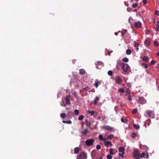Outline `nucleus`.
Listing matches in <instances>:
<instances>
[{
  "label": "nucleus",
  "mask_w": 159,
  "mask_h": 159,
  "mask_svg": "<svg viewBox=\"0 0 159 159\" xmlns=\"http://www.w3.org/2000/svg\"><path fill=\"white\" fill-rule=\"evenodd\" d=\"M98 138L99 139L103 141H106L107 140V139L106 138H103L102 135L101 134H99L98 136Z\"/></svg>",
  "instance_id": "nucleus-15"
},
{
  "label": "nucleus",
  "mask_w": 159,
  "mask_h": 159,
  "mask_svg": "<svg viewBox=\"0 0 159 159\" xmlns=\"http://www.w3.org/2000/svg\"><path fill=\"white\" fill-rule=\"evenodd\" d=\"M134 127V128H135L136 129H138L139 128V125H136L135 124H134L133 125Z\"/></svg>",
  "instance_id": "nucleus-28"
},
{
  "label": "nucleus",
  "mask_w": 159,
  "mask_h": 159,
  "mask_svg": "<svg viewBox=\"0 0 159 159\" xmlns=\"http://www.w3.org/2000/svg\"><path fill=\"white\" fill-rule=\"evenodd\" d=\"M112 157V156L110 155H108L107 156V159H111Z\"/></svg>",
  "instance_id": "nucleus-38"
},
{
  "label": "nucleus",
  "mask_w": 159,
  "mask_h": 159,
  "mask_svg": "<svg viewBox=\"0 0 159 159\" xmlns=\"http://www.w3.org/2000/svg\"><path fill=\"white\" fill-rule=\"evenodd\" d=\"M74 112H75V114H76L77 115H78V114H79V110H78L76 109L75 110Z\"/></svg>",
  "instance_id": "nucleus-37"
},
{
  "label": "nucleus",
  "mask_w": 159,
  "mask_h": 159,
  "mask_svg": "<svg viewBox=\"0 0 159 159\" xmlns=\"http://www.w3.org/2000/svg\"><path fill=\"white\" fill-rule=\"evenodd\" d=\"M120 65L125 72H126L129 70V67L127 64L121 63L120 64Z\"/></svg>",
  "instance_id": "nucleus-2"
},
{
  "label": "nucleus",
  "mask_w": 159,
  "mask_h": 159,
  "mask_svg": "<svg viewBox=\"0 0 159 159\" xmlns=\"http://www.w3.org/2000/svg\"><path fill=\"white\" fill-rule=\"evenodd\" d=\"M66 102L65 100L62 99L61 102V105L62 106L65 107L66 105Z\"/></svg>",
  "instance_id": "nucleus-16"
},
{
  "label": "nucleus",
  "mask_w": 159,
  "mask_h": 159,
  "mask_svg": "<svg viewBox=\"0 0 159 159\" xmlns=\"http://www.w3.org/2000/svg\"><path fill=\"white\" fill-rule=\"evenodd\" d=\"M69 97V96H67L66 97V103L67 104H69L70 103V98Z\"/></svg>",
  "instance_id": "nucleus-18"
},
{
  "label": "nucleus",
  "mask_w": 159,
  "mask_h": 159,
  "mask_svg": "<svg viewBox=\"0 0 159 159\" xmlns=\"http://www.w3.org/2000/svg\"><path fill=\"white\" fill-rule=\"evenodd\" d=\"M122 61H124L125 62H127L129 61L127 57H125L124 58L122 59Z\"/></svg>",
  "instance_id": "nucleus-31"
},
{
  "label": "nucleus",
  "mask_w": 159,
  "mask_h": 159,
  "mask_svg": "<svg viewBox=\"0 0 159 159\" xmlns=\"http://www.w3.org/2000/svg\"><path fill=\"white\" fill-rule=\"evenodd\" d=\"M88 112L91 115H93L94 114L95 111H90V110H89Z\"/></svg>",
  "instance_id": "nucleus-29"
},
{
  "label": "nucleus",
  "mask_w": 159,
  "mask_h": 159,
  "mask_svg": "<svg viewBox=\"0 0 159 159\" xmlns=\"http://www.w3.org/2000/svg\"><path fill=\"white\" fill-rule=\"evenodd\" d=\"M86 157V156L85 153L83 152L79 156V157H77V159H85Z\"/></svg>",
  "instance_id": "nucleus-9"
},
{
  "label": "nucleus",
  "mask_w": 159,
  "mask_h": 159,
  "mask_svg": "<svg viewBox=\"0 0 159 159\" xmlns=\"http://www.w3.org/2000/svg\"><path fill=\"white\" fill-rule=\"evenodd\" d=\"M155 63V61L152 60L150 62V64L151 65H154Z\"/></svg>",
  "instance_id": "nucleus-40"
},
{
  "label": "nucleus",
  "mask_w": 159,
  "mask_h": 159,
  "mask_svg": "<svg viewBox=\"0 0 159 159\" xmlns=\"http://www.w3.org/2000/svg\"><path fill=\"white\" fill-rule=\"evenodd\" d=\"M119 92L121 93H123L125 92V91L123 88H120L119 89Z\"/></svg>",
  "instance_id": "nucleus-36"
},
{
  "label": "nucleus",
  "mask_w": 159,
  "mask_h": 159,
  "mask_svg": "<svg viewBox=\"0 0 159 159\" xmlns=\"http://www.w3.org/2000/svg\"><path fill=\"white\" fill-rule=\"evenodd\" d=\"M84 118V116L83 115L80 116L78 117V120H82Z\"/></svg>",
  "instance_id": "nucleus-32"
},
{
  "label": "nucleus",
  "mask_w": 159,
  "mask_h": 159,
  "mask_svg": "<svg viewBox=\"0 0 159 159\" xmlns=\"http://www.w3.org/2000/svg\"><path fill=\"white\" fill-rule=\"evenodd\" d=\"M134 25L136 28H140L142 26V24L140 21H138L134 23Z\"/></svg>",
  "instance_id": "nucleus-10"
},
{
  "label": "nucleus",
  "mask_w": 159,
  "mask_h": 159,
  "mask_svg": "<svg viewBox=\"0 0 159 159\" xmlns=\"http://www.w3.org/2000/svg\"><path fill=\"white\" fill-rule=\"evenodd\" d=\"M80 149L78 147H76L74 149L75 153V154H77L79 152Z\"/></svg>",
  "instance_id": "nucleus-24"
},
{
  "label": "nucleus",
  "mask_w": 159,
  "mask_h": 159,
  "mask_svg": "<svg viewBox=\"0 0 159 159\" xmlns=\"http://www.w3.org/2000/svg\"><path fill=\"white\" fill-rule=\"evenodd\" d=\"M145 44L147 46L149 45L150 44V40L148 39H146L145 41Z\"/></svg>",
  "instance_id": "nucleus-17"
},
{
  "label": "nucleus",
  "mask_w": 159,
  "mask_h": 159,
  "mask_svg": "<svg viewBox=\"0 0 159 159\" xmlns=\"http://www.w3.org/2000/svg\"><path fill=\"white\" fill-rule=\"evenodd\" d=\"M85 124L88 127H90L91 125V123L88 120H86L85 121Z\"/></svg>",
  "instance_id": "nucleus-21"
},
{
  "label": "nucleus",
  "mask_w": 159,
  "mask_h": 159,
  "mask_svg": "<svg viewBox=\"0 0 159 159\" xmlns=\"http://www.w3.org/2000/svg\"><path fill=\"white\" fill-rule=\"evenodd\" d=\"M126 32H127V30H125L124 31H122V32L121 33L122 35V36L124 35L125 34Z\"/></svg>",
  "instance_id": "nucleus-49"
},
{
  "label": "nucleus",
  "mask_w": 159,
  "mask_h": 159,
  "mask_svg": "<svg viewBox=\"0 0 159 159\" xmlns=\"http://www.w3.org/2000/svg\"><path fill=\"white\" fill-rule=\"evenodd\" d=\"M80 73L81 75H84L85 73V71L84 69H81L80 70Z\"/></svg>",
  "instance_id": "nucleus-20"
},
{
  "label": "nucleus",
  "mask_w": 159,
  "mask_h": 159,
  "mask_svg": "<svg viewBox=\"0 0 159 159\" xmlns=\"http://www.w3.org/2000/svg\"><path fill=\"white\" fill-rule=\"evenodd\" d=\"M114 137V135L113 134H111L107 136V139H111Z\"/></svg>",
  "instance_id": "nucleus-25"
},
{
  "label": "nucleus",
  "mask_w": 159,
  "mask_h": 159,
  "mask_svg": "<svg viewBox=\"0 0 159 159\" xmlns=\"http://www.w3.org/2000/svg\"><path fill=\"white\" fill-rule=\"evenodd\" d=\"M94 85L97 88L98 86V83H95L94 84Z\"/></svg>",
  "instance_id": "nucleus-56"
},
{
  "label": "nucleus",
  "mask_w": 159,
  "mask_h": 159,
  "mask_svg": "<svg viewBox=\"0 0 159 159\" xmlns=\"http://www.w3.org/2000/svg\"><path fill=\"white\" fill-rule=\"evenodd\" d=\"M132 97L130 96H129L128 97V100L129 101H131L132 100Z\"/></svg>",
  "instance_id": "nucleus-54"
},
{
  "label": "nucleus",
  "mask_w": 159,
  "mask_h": 159,
  "mask_svg": "<svg viewBox=\"0 0 159 159\" xmlns=\"http://www.w3.org/2000/svg\"><path fill=\"white\" fill-rule=\"evenodd\" d=\"M145 156V153L144 152H142L140 156V157L143 158Z\"/></svg>",
  "instance_id": "nucleus-33"
},
{
  "label": "nucleus",
  "mask_w": 159,
  "mask_h": 159,
  "mask_svg": "<svg viewBox=\"0 0 159 159\" xmlns=\"http://www.w3.org/2000/svg\"><path fill=\"white\" fill-rule=\"evenodd\" d=\"M60 116L62 118H64L66 117V114L65 113H61L60 114Z\"/></svg>",
  "instance_id": "nucleus-34"
},
{
  "label": "nucleus",
  "mask_w": 159,
  "mask_h": 159,
  "mask_svg": "<svg viewBox=\"0 0 159 159\" xmlns=\"http://www.w3.org/2000/svg\"><path fill=\"white\" fill-rule=\"evenodd\" d=\"M139 45V44L138 43H137L136 42H134V47H138Z\"/></svg>",
  "instance_id": "nucleus-43"
},
{
  "label": "nucleus",
  "mask_w": 159,
  "mask_h": 159,
  "mask_svg": "<svg viewBox=\"0 0 159 159\" xmlns=\"http://www.w3.org/2000/svg\"><path fill=\"white\" fill-rule=\"evenodd\" d=\"M116 82L118 84H120L122 82V80L119 76H118L116 80Z\"/></svg>",
  "instance_id": "nucleus-14"
},
{
  "label": "nucleus",
  "mask_w": 159,
  "mask_h": 159,
  "mask_svg": "<svg viewBox=\"0 0 159 159\" xmlns=\"http://www.w3.org/2000/svg\"><path fill=\"white\" fill-rule=\"evenodd\" d=\"M124 148L123 147H120L119 148V151L120 152H121V153L124 152Z\"/></svg>",
  "instance_id": "nucleus-27"
},
{
  "label": "nucleus",
  "mask_w": 159,
  "mask_h": 159,
  "mask_svg": "<svg viewBox=\"0 0 159 159\" xmlns=\"http://www.w3.org/2000/svg\"><path fill=\"white\" fill-rule=\"evenodd\" d=\"M136 49L137 51H138L139 50V48L138 47H136Z\"/></svg>",
  "instance_id": "nucleus-64"
},
{
  "label": "nucleus",
  "mask_w": 159,
  "mask_h": 159,
  "mask_svg": "<svg viewBox=\"0 0 159 159\" xmlns=\"http://www.w3.org/2000/svg\"><path fill=\"white\" fill-rule=\"evenodd\" d=\"M155 30L157 31H159V21H157V22Z\"/></svg>",
  "instance_id": "nucleus-19"
},
{
  "label": "nucleus",
  "mask_w": 159,
  "mask_h": 159,
  "mask_svg": "<svg viewBox=\"0 0 159 159\" xmlns=\"http://www.w3.org/2000/svg\"><path fill=\"white\" fill-rule=\"evenodd\" d=\"M137 112V109L135 108L133 110L132 112L133 114H135Z\"/></svg>",
  "instance_id": "nucleus-44"
},
{
  "label": "nucleus",
  "mask_w": 159,
  "mask_h": 159,
  "mask_svg": "<svg viewBox=\"0 0 159 159\" xmlns=\"http://www.w3.org/2000/svg\"><path fill=\"white\" fill-rule=\"evenodd\" d=\"M96 148L98 149V150H99L101 148V146L100 145H97V146H96Z\"/></svg>",
  "instance_id": "nucleus-45"
},
{
  "label": "nucleus",
  "mask_w": 159,
  "mask_h": 159,
  "mask_svg": "<svg viewBox=\"0 0 159 159\" xmlns=\"http://www.w3.org/2000/svg\"><path fill=\"white\" fill-rule=\"evenodd\" d=\"M157 56H159V52H157Z\"/></svg>",
  "instance_id": "nucleus-63"
},
{
  "label": "nucleus",
  "mask_w": 159,
  "mask_h": 159,
  "mask_svg": "<svg viewBox=\"0 0 159 159\" xmlns=\"http://www.w3.org/2000/svg\"><path fill=\"white\" fill-rule=\"evenodd\" d=\"M133 157L134 159H140V152L137 150L134 151Z\"/></svg>",
  "instance_id": "nucleus-3"
},
{
  "label": "nucleus",
  "mask_w": 159,
  "mask_h": 159,
  "mask_svg": "<svg viewBox=\"0 0 159 159\" xmlns=\"http://www.w3.org/2000/svg\"><path fill=\"white\" fill-rule=\"evenodd\" d=\"M121 121L125 123L127 122V120L125 119L122 118H121Z\"/></svg>",
  "instance_id": "nucleus-35"
},
{
  "label": "nucleus",
  "mask_w": 159,
  "mask_h": 159,
  "mask_svg": "<svg viewBox=\"0 0 159 159\" xmlns=\"http://www.w3.org/2000/svg\"><path fill=\"white\" fill-rule=\"evenodd\" d=\"M143 2L144 4H145L147 3V0H143Z\"/></svg>",
  "instance_id": "nucleus-53"
},
{
  "label": "nucleus",
  "mask_w": 159,
  "mask_h": 159,
  "mask_svg": "<svg viewBox=\"0 0 159 159\" xmlns=\"http://www.w3.org/2000/svg\"><path fill=\"white\" fill-rule=\"evenodd\" d=\"M155 14L156 15H157V16H159V11H156L155 12Z\"/></svg>",
  "instance_id": "nucleus-52"
},
{
  "label": "nucleus",
  "mask_w": 159,
  "mask_h": 159,
  "mask_svg": "<svg viewBox=\"0 0 159 159\" xmlns=\"http://www.w3.org/2000/svg\"><path fill=\"white\" fill-rule=\"evenodd\" d=\"M94 140L92 139L87 140L85 143L87 146H90L93 145V143L94 142Z\"/></svg>",
  "instance_id": "nucleus-4"
},
{
  "label": "nucleus",
  "mask_w": 159,
  "mask_h": 159,
  "mask_svg": "<svg viewBox=\"0 0 159 159\" xmlns=\"http://www.w3.org/2000/svg\"><path fill=\"white\" fill-rule=\"evenodd\" d=\"M127 11L128 12H130L132 10V8H131L130 7H128L127 8Z\"/></svg>",
  "instance_id": "nucleus-48"
},
{
  "label": "nucleus",
  "mask_w": 159,
  "mask_h": 159,
  "mask_svg": "<svg viewBox=\"0 0 159 159\" xmlns=\"http://www.w3.org/2000/svg\"><path fill=\"white\" fill-rule=\"evenodd\" d=\"M137 5L138 4L137 3H135L132 5V6L133 8H134L137 7Z\"/></svg>",
  "instance_id": "nucleus-46"
},
{
  "label": "nucleus",
  "mask_w": 159,
  "mask_h": 159,
  "mask_svg": "<svg viewBox=\"0 0 159 159\" xmlns=\"http://www.w3.org/2000/svg\"><path fill=\"white\" fill-rule=\"evenodd\" d=\"M104 144L107 147H111L112 146L111 143L110 141H106L104 142Z\"/></svg>",
  "instance_id": "nucleus-13"
},
{
  "label": "nucleus",
  "mask_w": 159,
  "mask_h": 159,
  "mask_svg": "<svg viewBox=\"0 0 159 159\" xmlns=\"http://www.w3.org/2000/svg\"><path fill=\"white\" fill-rule=\"evenodd\" d=\"M149 58L147 56H144L143 58V60L146 62H147L148 61Z\"/></svg>",
  "instance_id": "nucleus-22"
},
{
  "label": "nucleus",
  "mask_w": 159,
  "mask_h": 159,
  "mask_svg": "<svg viewBox=\"0 0 159 159\" xmlns=\"http://www.w3.org/2000/svg\"><path fill=\"white\" fill-rule=\"evenodd\" d=\"M131 17H130V18H129V20H128V21H129V22L130 23V24H131V21H130V20H131Z\"/></svg>",
  "instance_id": "nucleus-57"
},
{
  "label": "nucleus",
  "mask_w": 159,
  "mask_h": 159,
  "mask_svg": "<svg viewBox=\"0 0 159 159\" xmlns=\"http://www.w3.org/2000/svg\"><path fill=\"white\" fill-rule=\"evenodd\" d=\"M143 65L144 66L145 68H148V65L147 64H146V63L143 64Z\"/></svg>",
  "instance_id": "nucleus-50"
},
{
  "label": "nucleus",
  "mask_w": 159,
  "mask_h": 159,
  "mask_svg": "<svg viewBox=\"0 0 159 159\" xmlns=\"http://www.w3.org/2000/svg\"><path fill=\"white\" fill-rule=\"evenodd\" d=\"M126 93L127 94H129V92L128 91H127L126 92Z\"/></svg>",
  "instance_id": "nucleus-62"
},
{
  "label": "nucleus",
  "mask_w": 159,
  "mask_h": 159,
  "mask_svg": "<svg viewBox=\"0 0 159 159\" xmlns=\"http://www.w3.org/2000/svg\"><path fill=\"white\" fill-rule=\"evenodd\" d=\"M83 89L85 91H88L89 90V88L88 87H85Z\"/></svg>",
  "instance_id": "nucleus-51"
},
{
  "label": "nucleus",
  "mask_w": 159,
  "mask_h": 159,
  "mask_svg": "<svg viewBox=\"0 0 159 159\" xmlns=\"http://www.w3.org/2000/svg\"><path fill=\"white\" fill-rule=\"evenodd\" d=\"M112 74V71L111 70L108 72V74L109 75H111Z\"/></svg>",
  "instance_id": "nucleus-42"
},
{
  "label": "nucleus",
  "mask_w": 159,
  "mask_h": 159,
  "mask_svg": "<svg viewBox=\"0 0 159 159\" xmlns=\"http://www.w3.org/2000/svg\"><path fill=\"white\" fill-rule=\"evenodd\" d=\"M157 68H158V71H159V64L158 65V66H157Z\"/></svg>",
  "instance_id": "nucleus-60"
},
{
  "label": "nucleus",
  "mask_w": 159,
  "mask_h": 159,
  "mask_svg": "<svg viewBox=\"0 0 159 159\" xmlns=\"http://www.w3.org/2000/svg\"><path fill=\"white\" fill-rule=\"evenodd\" d=\"M109 152L110 154L113 155L117 152V151L112 148H110L109 149Z\"/></svg>",
  "instance_id": "nucleus-12"
},
{
  "label": "nucleus",
  "mask_w": 159,
  "mask_h": 159,
  "mask_svg": "<svg viewBox=\"0 0 159 159\" xmlns=\"http://www.w3.org/2000/svg\"><path fill=\"white\" fill-rule=\"evenodd\" d=\"M99 99V97L96 96V98L94 100V101L93 102L92 101L90 103L92 104L96 105Z\"/></svg>",
  "instance_id": "nucleus-11"
},
{
  "label": "nucleus",
  "mask_w": 159,
  "mask_h": 159,
  "mask_svg": "<svg viewBox=\"0 0 159 159\" xmlns=\"http://www.w3.org/2000/svg\"><path fill=\"white\" fill-rule=\"evenodd\" d=\"M136 136V134L134 133H132V137L133 138H135Z\"/></svg>",
  "instance_id": "nucleus-41"
},
{
  "label": "nucleus",
  "mask_w": 159,
  "mask_h": 159,
  "mask_svg": "<svg viewBox=\"0 0 159 159\" xmlns=\"http://www.w3.org/2000/svg\"><path fill=\"white\" fill-rule=\"evenodd\" d=\"M146 113L148 116L151 118H154V111H153L150 110H147L146 111Z\"/></svg>",
  "instance_id": "nucleus-6"
},
{
  "label": "nucleus",
  "mask_w": 159,
  "mask_h": 159,
  "mask_svg": "<svg viewBox=\"0 0 159 159\" xmlns=\"http://www.w3.org/2000/svg\"><path fill=\"white\" fill-rule=\"evenodd\" d=\"M103 128L104 129L110 131V132L113 131L114 130V128L110 126L109 125L104 126H103Z\"/></svg>",
  "instance_id": "nucleus-8"
},
{
  "label": "nucleus",
  "mask_w": 159,
  "mask_h": 159,
  "mask_svg": "<svg viewBox=\"0 0 159 159\" xmlns=\"http://www.w3.org/2000/svg\"><path fill=\"white\" fill-rule=\"evenodd\" d=\"M95 65H96V67L98 69H100L102 67H103L104 66L103 63L101 61H98L95 63Z\"/></svg>",
  "instance_id": "nucleus-7"
},
{
  "label": "nucleus",
  "mask_w": 159,
  "mask_h": 159,
  "mask_svg": "<svg viewBox=\"0 0 159 159\" xmlns=\"http://www.w3.org/2000/svg\"><path fill=\"white\" fill-rule=\"evenodd\" d=\"M148 157H149V154L147 153V155L146 156V158H147L148 159Z\"/></svg>",
  "instance_id": "nucleus-58"
},
{
  "label": "nucleus",
  "mask_w": 159,
  "mask_h": 159,
  "mask_svg": "<svg viewBox=\"0 0 159 159\" xmlns=\"http://www.w3.org/2000/svg\"><path fill=\"white\" fill-rule=\"evenodd\" d=\"M88 132V130L87 129H85L84 131H82V133L84 134H86Z\"/></svg>",
  "instance_id": "nucleus-30"
},
{
  "label": "nucleus",
  "mask_w": 159,
  "mask_h": 159,
  "mask_svg": "<svg viewBox=\"0 0 159 159\" xmlns=\"http://www.w3.org/2000/svg\"><path fill=\"white\" fill-rule=\"evenodd\" d=\"M154 45L156 46H158V43L155 40L154 41Z\"/></svg>",
  "instance_id": "nucleus-47"
},
{
  "label": "nucleus",
  "mask_w": 159,
  "mask_h": 159,
  "mask_svg": "<svg viewBox=\"0 0 159 159\" xmlns=\"http://www.w3.org/2000/svg\"><path fill=\"white\" fill-rule=\"evenodd\" d=\"M80 82V80H78L77 81V84H75L74 85L75 86H76V87H78L79 86V84Z\"/></svg>",
  "instance_id": "nucleus-39"
},
{
  "label": "nucleus",
  "mask_w": 159,
  "mask_h": 159,
  "mask_svg": "<svg viewBox=\"0 0 159 159\" xmlns=\"http://www.w3.org/2000/svg\"><path fill=\"white\" fill-rule=\"evenodd\" d=\"M91 156L93 159H102V157L100 155L99 152L96 150H93L91 152Z\"/></svg>",
  "instance_id": "nucleus-1"
},
{
  "label": "nucleus",
  "mask_w": 159,
  "mask_h": 159,
  "mask_svg": "<svg viewBox=\"0 0 159 159\" xmlns=\"http://www.w3.org/2000/svg\"><path fill=\"white\" fill-rule=\"evenodd\" d=\"M119 155L121 156L122 158H123V154H124V152L121 153H119Z\"/></svg>",
  "instance_id": "nucleus-55"
},
{
  "label": "nucleus",
  "mask_w": 159,
  "mask_h": 159,
  "mask_svg": "<svg viewBox=\"0 0 159 159\" xmlns=\"http://www.w3.org/2000/svg\"><path fill=\"white\" fill-rule=\"evenodd\" d=\"M62 122L64 123H67L68 124H71V121L70 120H67V121H66V120H63L62 121Z\"/></svg>",
  "instance_id": "nucleus-26"
},
{
  "label": "nucleus",
  "mask_w": 159,
  "mask_h": 159,
  "mask_svg": "<svg viewBox=\"0 0 159 159\" xmlns=\"http://www.w3.org/2000/svg\"><path fill=\"white\" fill-rule=\"evenodd\" d=\"M137 101L138 103L141 104H144L146 102V100L143 97H138Z\"/></svg>",
  "instance_id": "nucleus-5"
},
{
  "label": "nucleus",
  "mask_w": 159,
  "mask_h": 159,
  "mask_svg": "<svg viewBox=\"0 0 159 159\" xmlns=\"http://www.w3.org/2000/svg\"><path fill=\"white\" fill-rule=\"evenodd\" d=\"M115 34L116 35H118V33H117V32H115Z\"/></svg>",
  "instance_id": "nucleus-59"
},
{
  "label": "nucleus",
  "mask_w": 159,
  "mask_h": 159,
  "mask_svg": "<svg viewBox=\"0 0 159 159\" xmlns=\"http://www.w3.org/2000/svg\"><path fill=\"white\" fill-rule=\"evenodd\" d=\"M72 62L74 64L75 62V60H73L72 61Z\"/></svg>",
  "instance_id": "nucleus-61"
},
{
  "label": "nucleus",
  "mask_w": 159,
  "mask_h": 159,
  "mask_svg": "<svg viewBox=\"0 0 159 159\" xmlns=\"http://www.w3.org/2000/svg\"><path fill=\"white\" fill-rule=\"evenodd\" d=\"M131 53V50L130 49H128L126 51V54L128 55H130Z\"/></svg>",
  "instance_id": "nucleus-23"
}]
</instances>
